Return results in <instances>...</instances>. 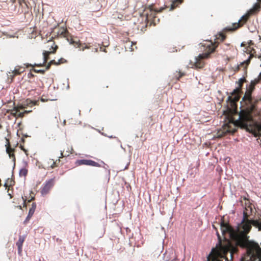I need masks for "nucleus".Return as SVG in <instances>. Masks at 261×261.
Masks as SVG:
<instances>
[{"instance_id": "nucleus-1", "label": "nucleus", "mask_w": 261, "mask_h": 261, "mask_svg": "<svg viewBox=\"0 0 261 261\" xmlns=\"http://www.w3.org/2000/svg\"><path fill=\"white\" fill-rule=\"evenodd\" d=\"M220 229L225 239L227 234L237 245L247 249V254L242 258V261H254L256 258H258V261H261V248L258 244L249 240V237L246 232L240 231L239 224L237 228L233 229L223 221L220 224Z\"/></svg>"}, {"instance_id": "nucleus-2", "label": "nucleus", "mask_w": 261, "mask_h": 261, "mask_svg": "<svg viewBox=\"0 0 261 261\" xmlns=\"http://www.w3.org/2000/svg\"><path fill=\"white\" fill-rule=\"evenodd\" d=\"M238 125L246 128L255 137L261 136V124L254 121L249 112L241 111L239 114V120L235 122L231 118L229 119L228 122H226V133H234Z\"/></svg>"}, {"instance_id": "nucleus-3", "label": "nucleus", "mask_w": 261, "mask_h": 261, "mask_svg": "<svg viewBox=\"0 0 261 261\" xmlns=\"http://www.w3.org/2000/svg\"><path fill=\"white\" fill-rule=\"evenodd\" d=\"M217 235L219 239L218 244L212 250L211 253L207 257V261L231 260L233 253L236 251L235 249L228 240L221 242L220 236L218 232Z\"/></svg>"}, {"instance_id": "nucleus-4", "label": "nucleus", "mask_w": 261, "mask_h": 261, "mask_svg": "<svg viewBox=\"0 0 261 261\" xmlns=\"http://www.w3.org/2000/svg\"><path fill=\"white\" fill-rule=\"evenodd\" d=\"M244 204L243 218L239 224L240 231L246 232L248 234L252 226H254L257 228L259 230H261V222L257 220L249 219V217L252 214L253 205L248 200H245Z\"/></svg>"}, {"instance_id": "nucleus-5", "label": "nucleus", "mask_w": 261, "mask_h": 261, "mask_svg": "<svg viewBox=\"0 0 261 261\" xmlns=\"http://www.w3.org/2000/svg\"><path fill=\"white\" fill-rule=\"evenodd\" d=\"M260 9V6L258 4H255L253 7L250 9L248 12L243 16L241 17L240 19H239L238 21V23L237 24V26L235 27V28H237L239 27L240 25H242L247 20L248 18L250 15H252L256 12L259 11Z\"/></svg>"}, {"instance_id": "nucleus-6", "label": "nucleus", "mask_w": 261, "mask_h": 261, "mask_svg": "<svg viewBox=\"0 0 261 261\" xmlns=\"http://www.w3.org/2000/svg\"><path fill=\"white\" fill-rule=\"evenodd\" d=\"M244 81V79H240L238 82L239 87L233 90L231 96H229L227 97V100L230 101L232 106H233L234 105V102L238 101L239 99V94L240 93V88Z\"/></svg>"}, {"instance_id": "nucleus-7", "label": "nucleus", "mask_w": 261, "mask_h": 261, "mask_svg": "<svg viewBox=\"0 0 261 261\" xmlns=\"http://www.w3.org/2000/svg\"><path fill=\"white\" fill-rule=\"evenodd\" d=\"M204 46H206L209 47L210 51L208 53H202L201 54H199L198 56V58L199 59H202L204 58H206L208 57L210 54L213 52L215 50V47L213 46L212 43L210 41H207L206 44L203 45Z\"/></svg>"}, {"instance_id": "nucleus-8", "label": "nucleus", "mask_w": 261, "mask_h": 261, "mask_svg": "<svg viewBox=\"0 0 261 261\" xmlns=\"http://www.w3.org/2000/svg\"><path fill=\"white\" fill-rule=\"evenodd\" d=\"M164 258L166 261H175L176 256L174 251L170 250L166 252Z\"/></svg>"}, {"instance_id": "nucleus-9", "label": "nucleus", "mask_w": 261, "mask_h": 261, "mask_svg": "<svg viewBox=\"0 0 261 261\" xmlns=\"http://www.w3.org/2000/svg\"><path fill=\"white\" fill-rule=\"evenodd\" d=\"M255 84V82H251L249 87L247 88V91L244 95L243 99H246L250 100L251 97V94L254 89V85Z\"/></svg>"}, {"instance_id": "nucleus-10", "label": "nucleus", "mask_w": 261, "mask_h": 261, "mask_svg": "<svg viewBox=\"0 0 261 261\" xmlns=\"http://www.w3.org/2000/svg\"><path fill=\"white\" fill-rule=\"evenodd\" d=\"M79 165H86L92 166H97L98 163L90 160H81L77 161Z\"/></svg>"}, {"instance_id": "nucleus-11", "label": "nucleus", "mask_w": 261, "mask_h": 261, "mask_svg": "<svg viewBox=\"0 0 261 261\" xmlns=\"http://www.w3.org/2000/svg\"><path fill=\"white\" fill-rule=\"evenodd\" d=\"M53 186V180H49L44 186L43 189H42L41 193L42 194H46L48 191L49 190V189L52 187Z\"/></svg>"}, {"instance_id": "nucleus-12", "label": "nucleus", "mask_w": 261, "mask_h": 261, "mask_svg": "<svg viewBox=\"0 0 261 261\" xmlns=\"http://www.w3.org/2000/svg\"><path fill=\"white\" fill-rule=\"evenodd\" d=\"M51 47H52V48H53V50L45 51L43 53L44 62H45L47 61L48 56L50 54L54 53L55 52V51L56 50V49L57 48V46L55 45L54 47H53V46H51Z\"/></svg>"}, {"instance_id": "nucleus-13", "label": "nucleus", "mask_w": 261, "mask_h": 261, "mask_svg": "<svg viewBox=\"0 0 261 261\" xmlns=\"http://www.w3.org/2000/svg\"><path fill=\"white\" fill-rule=\"evenodd\" d=\"M65 62V60L63 58H61L60 59L58 60V62H56L55 60H51L50 61L49 63L47 65L46 68L48 69L51 64L59 65V64H60L61 63H63Z\"/></svg>"}, {"instance_id": "nucleus-14", "label": "nucleus", "mask_w": 261, "mask_h": 261, "mask_svg": "<svg viewBox=\"0 0 261 261\" xmlns=\"http://www.w3.org/2000/svg\"><path fill=\"white\" fill-rule=\"evenodd\" d=\"M6 151H7V153L9 154V157L10 158H12L13 159V161H14L15 158H14V157L13 156V149H12L8 146L6 148Z\"/></svg>"}, {"instance_id": "nucleus-15", "label": "nucleus", "mask_w": 261, "mask_h": 261, "mask_svg": "<svg viewBox=\"0 0 261 261\" xmlns=\"http://www.w3.org/2000/svg\"><path fill=\"white\" fill-rule=\"evenodd\" d=\"M24 241V236H20L19 238L18 242L16 243V245L18 246V248H20V247L22 246V244H23Z\"/></svg>"}, {"instance_id": "nucleus-16", "label": "nucleus", "mask_w": 261, "mask_h": 261, "mask_svg": "<svg viewBox=\"0 0 261 261\" xmlns=\"http://www.w3.org/2000/svg\"><path fill=\"white\" fill-rule=\"evenodd\" d=\"M35 209H36V204H35V203H33L32 204L31 208L29 210V216L32 217L33 216V215L34 214V213L35 212Z\"/></svg>"}, {"instance_id": "nucleus-17", "label": "nucleus", "mask_w": 261, "mask_h": 261, "mask_svg": "<svg viewBox=\"0 0 261 261\" xmlns=\"http://www.w3.org/2000/svg\"><path fill=\"white\" fill-rule=\"evenodd\" d=\"M27 173H28V170L25 168H21L19 170V174L20 176L25 177L27 175Z\"/></svg>"}, {"instance_id": "nucleus-18", "label": "nucleus", "mask_w": 261, "mask_h": 261, "mask_svg": "<svg viewBox=\"0 0 261 261\" xmlns=\"http://www.w3.org/2000/svg\"><path fill=\"white\" fill-rule=\"evenodd\" d=\"M163 243H164V241H162L161 243H160V246L159 247V250L160 251H162L163 250V248H164V247H163Z\"/></svg>"}, {"instance_id": "nucleus-19", "label": "nucleus", "mask_w": 261, "mask_h": 261, "mask_svg": "<svg viewBox=\"0 0 261 261\" xmlns=\"http://www.w3.org/2000/svg\"><path fill=\"white\" fill-rule=\"evenodd\" d=\"M251 56L250 55L249 58L246 60L245 61H244V62H243L242 64H243L244 63H246V64H249V62H250V58H251Z\"/></svg>"}, {"instance_id": "nucleus-20", "label": "nucleus", "mask_w": 261, "mask_h": 261, "mask_svg": "<svg viewBox=\"0 0 261 261\" xmlns=\"http://www.w3.org/2000/svg\"><path fill=\"white\" fill-rule=\"evenodd\" d=\"M18 248V252L19 253H20V252H21L22 247H20V248Z\"/></svg>"}, {"instance_id": "nucleus-21", "label": "nucleus", "mask_w": 261, "mask_h": 261, "mask_svg": "<svg viewBox=\"0 0 261 261\" xmlns=\"http://www.w3.org/2000/svg\"><path fill=\"white\" fill-rule=\"evenodd\" d=\"M245 43L244 42H242L241 44V46H245Z\"/></svg>"}, {"instance_id": "nucleus-22", "label": "nucleus", "mask_w": 261, "mask_h": 261, "mask_svg": "<svg viewBox=\"0 0 261 261\" xmlns=\"http://www.w3.org/2000/svg\"><path fill=\"white\" fill-rule=\"evenodd\" d=\"M174 9V6H173V4L171 5V8H170V10H172Z\"/></svg>"}, {"instance_id": "nucleus-23", "label": "nucleus", "mask_w": 261, "mask_h": 261, "mask_svg": "<svg viewBox=\"0 0 261 261\" xmlns=\"http://www.w3.org/2000/svg\"><path fill=\"white\" fill-rule=\"evenodd\" d=\"M65 123H66V121H65V120H64L63 121V124H64V125H65Z\"/></svg>"}, {"instance_id": "nucleus-24", "label": "nucleus", "mask_w": 261, "mask_h": 261, "mask_svg": "<svg viewBox=\"0 0 261 261\" xmlns=\"http://www.w3.org/2000/svg\"><path fill=\"white\" fill-rule=\"evenodd\" d=\"M31 217L29 216V215H28V217H27V219H30Z\"/></svg>"}, {"instance_id": "nucleus-25", "label": "nucleus", "mask_w": 261, "mask_h": 261, "mask_svg": "<svg viewBox=\"0 0 261 261\" xmlns=\"http://www.w3.org/2000/svg\"><path fill=\"white\" fill-rule=\"evenodd\" d=\"M31 217L29 216V215H28V217H27V219H30Z\"/></svg>"}, {"instance_id": "nucleus-26", "label": "nucleus", "mask_w": 261, "mask_h": 261, "mask_svg": "<svg viewBox=\"0 0 261 261\" xmlns=\"http://www.w3.org/2000/svg\"><path fill=\"white\" fill-rule=\"evenodd\" d=\"M14 73H15V74L17 73V71H16V70H15V72H14Z\"/></svg>"}, {"instance_id": "nucleus-27", "label": "nucleus", "mask_w": 261, "mask_h": 261, "mask_svg": "<svg viewBox=\"0 0 261 261\" xmlns=\"http://www.w3.org/2000/svg\"><path fill=\"white\" fill-rule=\"evenodd\" d=\"M11 1H12V2H14V0H11Z\"/></svg>"}]
</instances>
